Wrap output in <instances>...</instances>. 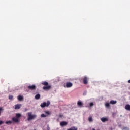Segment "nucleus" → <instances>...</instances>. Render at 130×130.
<instances>
[{"label": "nucleus", "instance_id": "obj_1", "mask_svg": "<svg viewBox=\"0 0 130 130\" xmlns=\"http://www.w3.org/2000/svg\"><path fill=\"white\" fill-rule=\"evenodd\" d=\"M42 85H43V86H45L43 87V89L44 91H48L51 89V86L48 85V82L46 81L42 82Z\"/></svg>", "mask_w": 130, "mask_h": 130}, {"label": "nucleus", "instance_id": "obj_2", "mask_svg": "<svg viewBox=\"0 0 130 130\" xmlns=\"http://www.w3.org/2000/svg\"><path fill=\"white\" fill-rule=\"evenodd\" d=\"M50 105V101H47L46 102H43L41 104L40 106L42 108H44V107H48Z\"/></svg>", "mask_w": 130, "mask_h": 130}, {"label": "nucleus", "instance_id": "obj_3", "mask_svg": "<svg viewBox=\"0 0 130 130\" xmlns=\"http://www.w3.org/2000/svg\"><path fill=\"white\" fill-rule=\"evenodd\" d=\"M28 120H32V119H34V118H35V117H36V115H32V113L31 112H29L28 113Z\"/></svg>", "mask_w": 130, "mask_h": 130}, {"label": "nucleus", "instance_id": "obj_4", "mask_svg": "<svg viewBox=\"0 0 130 130\" xmlns=\"http://www.w3.org/2000/svg\"><path fill=\"white\" fill-rule=\"evenodd\" d=\"M65 88H71L73 87V83L72 82H67L66 85L64 86Z\"/></svg>", "mask_w": 130, "mask_h": 130}, {"label": "nucleus", "instance_id": "obj_5", "mask_svg": "<svg viewBox=\"0 0 130 130\" xmlns=\"http://www.w3.org/2000/svg\"><path fill=\"white\" fill-rule=\"evenodd\" d=\"M83 84H84V85L88 84V77L87 76H84L83 78Z\"/></svg>", "mask_w": 130, "mask_h": 130}, {"label": "nucleus", "instance_id": "obj_6", "mask_svg": "<svg viewBox=\"0 0 130 130\" xmlns=\"http://www.w3.org/2000/svg\"><path fill=\"white\" fill-rule=\"evenodd\" d=\"M60 125L62 127H63V126H66V125H68V122L62 121L60 123Z\"/></svg>", "mask_w": 130, "mask_h": 130}, {"label": "nucleus", "instance_id": "obj_7", "mask_svg": "<svg viewBox=\"0 0 130 130\" xmlns=\"http://www.w3.org/2000/svg\"><path fill=\"white\" fill-rule=\"evenodd\" d=\"M28 89H29V90H35V89H36V86L35 85H31V86H28L27 87Z\"/></svg>", "mask_w": 130, "mask_h": 130}, {"label": "nucleus", "instance_id": "obj_8", "mask_svg": "<svg viewBox=\"0 0 130 130\" xmlns=\"http://www.w3.org/2000/svg\"><path fill=\"white\" fill-rule=\"evenodd\" d=\"M22 116V115H21V114L20 113H17V122H20V117H21Z\"/></svg>", "mask_w": 130, "mask_h": 130}, {"label": "nucleus", "instance_id": "obj_9", "mask_svg": "<svg viewBox=\"0 0 130 130\" xmlns=\"http://www.w3.org/2000/svg\"><path fill=\"white\" fill-rule=\"evenodd\" d=\"M12 123H15V122H17V114L15 115V117H13L12 119Z\"/></svg>", "mask_w": 130, "mask_h": 130}, {"label": "nucleus", "instance_id": "obj_10", "mask_svg": "<svg viewBox=\"0 0 130 130\" xmlns=\"http://www.w3.org/2000/svg\"><path fill=\"white\" fill-rule=\"evenodd\" d=\"M17 99L19 101H23V100H24V97L23 96V95H19L18 96Z\"/></svg>", "mask_w": 130, "mask_h": 130}, {"label": "nucleus", "instance_id": "obj_11", "mask_svg": "<svg viewBox=\"0 0 130 130\" xmlns=\"http://www.w3.org/2000/svg\"><path fill=\"white\" fill-rule=\"evenodd\" d=\"M77 105L78 106H79L80 107H82V106H83V105H84V104H83V103L81 101H78L77 102Z\"/></svg>", "mask_w": 130, "mask_h": 130}, {"label": "nucleus", "instance_id": "obj_12", "mask_svg": "<svg viewBox=\"0 0 130 130\" xmlns=\"http://www.w3.org/2000/svg\"><path fill=\"white\" fill-rule=\"evenodd\" d=\"M125 109H126V110H128V111H130V105L129 104L126 105Z\"/></svg>", "mask_w": 130, "mask_h": 130}, {"label": "nucleus", "instance_id": "obj_13", "mask_svg": "<svg viewBox=\"0 0 130 130\" xmlns=\"http://www.w3.org/2000/svg\"><path fill=\"white\" fill-rule=\"evenodd\" d=\"M101 121H102V122H105L106 121H108V119L104 117L101 118Z\"/></svg>", "mask_w": 130, "mask_h": 130}, {"label": "nucleus", "instance_id": "obj_14", "mask_svg": "<svg viewBox=\"0 0 130 130\" xmlns=\"http://www.w3.org/2000/svg\"><path fill=\"white\" fill-rule=\"evenodd\" d=\"M110 104H112V105H114V104H116V103H117V102L116 101H113V100H111L110 102Z\"/></svg>", "mask_w": 130, "mask_h": 130}, {"label": "nucleus", "instance_id": "obj_15", "mask_svg": "<svg viewBox=\"0 0 130 130\" xmlns=\"http://www.w3.org/2000/svg\"><path fill=\"white\" fill-rule=\"evenodd\" d=\"M35 99H36V100H38V99H40V94H37L35 95Z\"/></svg>", "mask_w": 130, "mask_h": 130}, {"label": "nucleus", "instance_id": "obj_16", "mask_svg": "<svg viewBox=\"0 0 130 130\" xmlns=\"http://www.w3.org/2000/svg\"><path fill=\"white\" fill-rule=\"evenodd\" d=\"M22 107V104H17V109H20Z\"/></svg>", "mask_w": 130, "mask_h": 130}, {"label": "nucleus", "instance_id": "obj_17", "mask_svg": "<svg viewBox=\"0 0 130 130\" xmlns=\"http://www.w3.org/2000/svg\"><path fill=\"white\" fill-rule=\"evenodd\" d=\"M5 123L6 124L10 125V124H12V121H6Z\"/></svg>", "mask_w": 130, "mask_h": 130}, {"label": "nucleus", "instance_id": "obj_18", "mask_svg": "<svg viewBox=\"0 0 130 130\" xmlns=\"http://www.w3.org/2000/svg\"><path fill=\"white\" fill-rule=\"evenodd\" d=\"M88 121H89V122H93V118H92V117H89L88 118Z\"/></svg>", "mask_w": 130, "mask_h": 130}, {"label": "nucleus", "instance_id": "obj_19", "mask_svg": "<svg viewBox=\"0 0 130 130\" xmlns=\"http://www.w3.org/2000/svg\"><path fill=\"white\" fill-rule=\"evenodd\" d=\"M105 106H106V107H110V105H109V103H106Z\"/></svg>", "mask_w": 130, "mask_h": 130}, {"label": "nucleus", "instance_id": "obj_20", "mask_svg": "<svg viewBox=\"0 0 130 130\" xmlns=\"http://www.w3.org/2000/svg\"><path fill=\"white\" fill-rule=\"evenodd\" d=\"M47 115L44 114H42L41 115V117H47Z\"/></svg>", "mask_w": 130, "mask_h": 130}, {"label": "nucleus", "instance_id": "obj_21", "mask_svg": "<svg viewBox=\"0 0 130 130\" xmlns=\"http://www.w3.org/2000/svg\"><path fill=\"white\" fill-rule=\"evenodd\" d=\"M45 113H46V114H47V115H50V112H49V111H45Z\"/></svg>", "mask_w": 130, "mask_h": 130}, {"label": "nucleus", "instance_id": "obj_22", "mask_svg": "<svg viewBox=\"0 0 130 130\" xmlns=\"http://www.w3.org/2000/svg\"><path fill=\"white\" fill-rule=\"evenodd\" d=\"M13 97L14 96H13V95H9V99L10 100H12V99H13Z\"/></svg>", "mask_w": 130, "mask_h": 130}, {"label": "nucleus", "instance_id": "obj_23", "mask_svg": "<svg viewBox=\"0 0 130 130\" xmlns=\"http://www.w3.org/2000/svg\"><path fill=\"white\" fill-rule=\"evenodd\" d=\"M93 105L94 104L93 103H90L89 106H90V107H92V106H93Z\"/></svg>", "mask_w": 130, "mask_h": 130}, {"label": "nucleus", "instance_id": "obj_24", "mask_svg": "<svg viewBox=\"0 0 130 130\" xmlns=\"http://www.w3.org/2000/svg\"><path fill=\"white\" fill-rule=\"evenodd\" d=\"M3 124H4V121H0V125H2Z\"/></svg>", "mask_w": 130, "mask_h": 130}, {"label": "nucleus", "instance_id": "obj_25", "mask_svg": "<svg viewBox=\"0 0 130 130\" xmlns=\"http://www.w3.org/2000/svg\"><path fill=\"white\" fill-rule=\"evenodd\" d=\"M15 109H17V105H15Z\"/></svg>", "mask_w": 130, "mask_h": 130}, {"label": "nucleus", "instance_id": "obj_26", "mask_svg": "<svg viewBox=\"0 0 130 130\" xmlns=\"http://www.w3.org/2000/svg\"><path fill=\"white\" fill-rule=\"evenodd\" d=\"M59 117H62L63 115H59Z\"/></svg>", "mask_w": 130, "mask_h": 130}, {"label": "nucleus", "instance_id": "obj_27", "mask_svg": "<svg viewBox=\"0 0 130 130\" xmlns=\"http://www.w3.org/2000/svg\"><path fill=\"white\" fill-rule=\"evenodd\" d=\"M2 110H3V108L0 107V111H2Z\"/></svg>", "mask_w": 130, "mask_h": 130}, {"label": "nucleus", "instance_id": "obj_28", "mask_svg": "<svg viewBox=\"0 0 130 130\" xmlns=\"http://www.w3.org/2000/svg\"><path fill=\"white\" fill-rule=\"evenodd\" d=\"M92 130H95V128H92Z\"/></svg>", "mask_w": 130, "mask_h": 130}, {"label": "nucleus", "instance_id": "obj_29", "mask_svg": "<svg viewBox=\"0 0 130 130\" xmlns=\"http://www.w3.org/2000/svg\"><path fill=\"white\" fill-rule=\"evenodd\" d=\"M47 130H49V129H48Z\"/></svg>", "mask_w": 130, "mask_h": 130}]
</instances>
